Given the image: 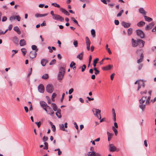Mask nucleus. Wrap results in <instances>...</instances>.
Listing matches in <instances>:
<instances>
[{
  "mask_svg": "<svg viewBox=\"0 0 156 156\" xmlns=\"http://www.w3.org/2000/svg\"><path fill=\"white\" fill-rule=\"evenodd\" d=\"M92 112L94 115L96 116L99 119H101V111L99 109L94 108L92 110Z\"/></svg>",
  "mask_w": 156,
  "mask_h": 156,
  "instance_id": "nucleus-1",
  "label": "nucleus"
},
{
  "mask_svg": "<svg viewBox=\"0 0 156 156\" xmlns=\"http://www.w3.org/2000/svg\"><path fill=\"white\" fill-rule=\"evenodd\" d=\"M46 90L48 93H51L54 90V86L52 84H48L46 86Z\"/></svg>",
  "mask_w": 156,
  "mask_h": 156,
  "instance_id": "nucleus-2",
  "label": "nucleus"
},
{
  "mask_svg": "<svg viewBox=\"0 0 156 156\" xmlns=\"http://www.w3.org/2000/svg\"><path fill=\"white\" fill-rule=\"evenodd\" d=\"M138 83V87L137 88V90H138L140 89L142 86L144 88L145 87V85L144 83V81L143 80H136L134 83L135 84Z\"/></svg>",
  "mask_w": 156,
  "mask_h": 156,
  "instance_id": "nucleus-3",
  "label": "nucleus"
},
{
  "mask_svg": "<svg viewBox=\"0 0 156 156\" xmlns=\"http://www.w3.org/2000/svg\"><path fill=\"white\" fill-rule=\"evenodd\" d=\"M52 18L55 20L59 21L61 22H63L64 21V18L60 16L55 14L53 17Z\"/></svg>",
  "mask_w": 156,
  "mask_h": 156,
  "instance_id": "nucleus-4",
  "label": "nucleus"
},
{
  "mask_svg": "<svg viewBox=\"0 0 156 156\" xmlns=\"http://www.w3.org/2000/svg\"><path fill=\"white\" fill-rule=\"evenodd\" d=\"M137 35L141 38H144L145 36L144 33L143 31L140 30H137L136 31Z\"/></svg>",
  "mask_w": 156,
  "mask_h": 156,
  "instance_id": "nucleus-5",
  "label": "nucleus"
},
{
  "mask_svg": "<svg viewBox=\"0 0 156 156\" xmlns=\"http://www.w3.org/2000/svg\"><path fill=\"white\" fill-rule=\"evenodd\" d=\"M85 40L87 45V49L88 51H89L90 49V42L89 38L87 37H86Z\"/></svg>",
  "mask_w": 156,
  "mask_h": 156,
  "instance_id": "nucleus-6",
  "label": "nucleus"
},
{
  "mask_svg": "<svg viewBox=\"0 0 156 156\" xmlns=\"http://www.w3.org/2000/svg\"><path fill=\"white\" fill-rule=\"evenodd\" d=\"M46 112L47 113L50 115L54 114V112L52 109V108H43Z\"/></svg>",
  "mask_w": 156,
  "mask_h": 156,
  "instance_id": "nucleus-7",
  "label": "nucleus"
},
{
  "mask_svg": "<svg viewBox=\"0 0 156 156\" xmlns=\"http://www.w3.org/2000/svg\"><path fill=\"white\" fill-rule=\"evenodd\" d=\"M138 39L135 40L132 38L131 40L132 46L133 47H136L138 45Z\"/></svg>",
  "mask_w": 156,
  "mask_h": 156,
  "instance_id": "nucleus-8",
  "label": "nucleus"
},
{
  "mask_svg": "<svg viewBox=\"0 0 156 156\" xmlns=\"http://www.w3.org/2000/svg\"><path fill=\"white\" fill-rule=\"evenodd\" d=\"M38 91L41 93H43L44 91V88L42 84H40L38 87Z\"/></svg>",
  "mask_w": 156,
  "mask_h": 156,
  "instance_id": "nucleus-9",
  "label": "nucleus"
},
{
  "mask_svg": "<svg viewBox=\"0 0 156 156\" xmlns=\"http://www.w3.org/2000/svg\"><path fill=\"white\" fill-rule=\"evenodd\" d=\"M155 23L154 22H152L147 25L145 27L146 30H148L151 29L154 25Z\"/></svg>",
  "mask_w": 156,
  "mask_h": 156,
  "instance_id": "nucleus-10",
  "label": "nucleus"
},
{
  "mask_svg": "<svg viewBox=\"0 0 156 156\" xmlns=\"http://www.w3.org/2000/svg\"><path fill=\"white\" fill-rule=\"evenodd\" d=\"M122 26H123L125 28H127L129 27L131 25V23H126L124 21H122L121 23Z\"/></svg>",
  "mask_w": 156,
  "mask_h": 156,
  "instance_id": "nucleus-11",
  "label": "nucleus"
},
{
  "mask_svg": "<svg viewBox=\"0 0 156 156\" xmlns=\"http://www.w3.org/2000/svg\"><path fill=\"white\" fill-rule=\"evenodd\" d=\"M138 45L140 48H141L144 47L145 44V41L141 39H138Z\"/></svg>",
  "mask_w": 156,
  "mask_h": 156,
  "instance_id": "nucleus-12",
  "label": "nucleus"
},
{
  "mask_svg": "<svg viewBox=\"0 0 156 156\" xmlns=\"http://www.w3.org/2000/svg\"><path fill=\"white\" fill-rule=\"evenodd\" d=\"M37 53L36 51H31L30 52V57L31 58H33L36 57Z\"/></svg>",
  "mask_w": 156,
  "mask_h": 156,
  "instance_id": "nucleus-13",
  "label": "nucleus"
},
{
  "mask_svg": "<svg viewBox=\"0 0 156 156\" xmlns=\"http://www.w3.org/2000/svg\"><path fill=\"white\" fill-rule=\"evenodd\" d=\"M40 104L41 107H50L49 106L47 105V103L44 101H40Z\"/></svg>",
  "mask_w": 156,
  "mask_h": 156,
  "instance_id": "nucleus-14",
  "label": "nucleus"
},
{
  "mask_svg": "<svg viewBox=\"0 0 156 156\" xmlns=\"http://www.w3.org/2000/svg\"><path fill=\"white\" fill-rule=\"evenodd\" d=\"M60 10L65 15L69 16V15L70 14L67 10H66L65 9L61 8L60 9Z\"/></svg>",
  "mask_w": 156,
  "mask_h": 156,
  "instance_id": "nucleus-15",
  "label": "nucleus"
},
{
  "mask_svg": "<svg viewBox=\"0 0 156 156\" xmlns=\"http://www.w3.org/2000/svg\"><path fill=\"white\" fill-rule=\"evenodd\" d=\"M113 67L112 65H109L105 67H102V69L104 70H108L110 69Z\"/></svg>",
  "mask_w": 156,
  "mask_h": 156,
  "instance_id": "nucleus-16",
  "label": "nucleus"
},
{
  "mask_svg": "<svg viewBox=\"0 0 156 156\" xmlns=\"http://www.w3.org/2000/svg\"><path fill=\"white\" fill-rule=\"evenodd\" d=\"M109 147H110V151H111L113 152L116 151V148L115 146H113L112 144H110Z\"/></svg>",
  "mask_w": 156,
  "mask_h": 156,
  "instance_id": "nucleus-17",
  "label": "nucleus"
},
{
  "mask_svg": "<svg viewBox=\"0 0 156 156\" xmlns=\"http://www.w3.org/2000/svg\"><path fill=\"white\" fill-rule=\"evenodd\" d=\"M139 12L143 15H145L146 14V12L143 8H140L139 9Z\"/></svg>",
  "mask_w": 156,
  "mask_h": 156,
  "instance_id": "nucleus-18",
  "label": "nucleus"
},
{
  "mask_svg": "<svg viewBox=\"0 0 156 156\" xmlns=\"http://www.w3.org/2000/svg\"><path fill=\"white\" fill-rule=\"evenodd\" d=\"M83 52H82L80 54H78L76 56V58L80 59V60H81L83 59Z\"/></svg>",
  "mask_w": 156,
  "mask_h": 156,
  "instance_id": "nucleus-19",
  "label": "nucleus"
},
{
  "mask_svg": "<svg viewBox=\"0 0 156 156\" xmlns=\"http://www.w3.org/2000/svg\"><path fill=\"white\" fill-rule=\"evenodd\" d=\"M150 103V101L146 99V101L145 104H142L140 105V107H145L146 105H149Z\"/></svg>",
  "mask_w": 156,
  "mask_h": 156,
  "instance_id": "nucleus-20",
  "label": "nucleus"
},
{
  "mask_svg": "<svg viewBox=\"0 0 156 156\" xmlns=\"http://www.w3.org/2000/svg\"><path fill=\"white\" fill-rule=\"evenodd\" d=\"M147 98V97H143L141 98L139 100L140 103L141 104H143L146 100Z\"/></svg>",
  "mask_w": 156,
  "mask_h": 156,
  "instance_id": "nucleus-21",
  "label": "nucleus"
},
{
  "mask_svg": "<svg viewBox=\"0 0 156 156\" xmlns=\"http://www.w3.org/2000/svg\"><path fill=\"white\" fill-rule=\"evenodd\" d=\"M12 41L16 44H18L19 41L18 38L16 36H15L12 38Z\"/></svg>",
  "mask_w": 156,
  "mask_h": 156,
  "instance_id": "nucleus-22",
  "label": "nucleus"
},
{
  "mask_svg": "<svg viewBox=\"0 0 156 156\" xmlns=\"http://www.w3.org/2000/svg\"><path fill=\"white\" fill-rule=\"evenodd\" d=\"M20 46H23L26 45V43L24 39H21L20 40Z\"/></svg>",
  "mask_w": 156,
  "mask_h": 156,
  "instance_id": "nucleus-23",
  "label": "nucleus"
},
{
  "mask_svg": "<svg viewBox=\"0 0 156 156\" xmlns=\"http://www.w3.org/2000/svg\"><path fill=\"white\" fill-rule=\"evenodd\" d=\"M145 24V23L144 22L140 21L137 23V25L139 27H141L144 25Z\"/></svg>",
  "mask_w": 156,
  "mask_h": 156,
  "instance_id": "nucleus-24",
  "label": "nucleus"
},
{
  "mask_svg": "<svg viewBox=\"0 0 156 156\" xmlns=\"http://www.w3.org/2000/svg\"><path fill=\"white\" fill-rule=\"evenodd\" d=\"M55 114L59 118H60L61 117V110L58 109L57 112L55 113Z\"/></svg>",
  "mask_w": 156,
  "mask_h": 156,
  "instance_id": "nucleus-25",
  "label": "nucleus"
},
{
  "mask_svg": "<svg viewBox=\"0 0 156 156\" xmlns=\"http://www.w3.org/2000/svg\"><path fill=\"white\" fill-rule=\"evenodd\" d=\"M14 30L16 32L19 34H20L21 33V31L19 27L17 26L14 27L13 28Z\"/></svg>",
  "mask_w": 156,
  "mask_h": 156,
  "instance_id": "nucleus-26",
  "label": "nucleus"
},
{
  "mask_svg": "<svg viewBox=\"0 0 156 156\" xmlns=\"http://www.w3.org/2000/svg\"><path fill=\"white\" fill-rule=\"evenodd\" d=\"M47 14L46 13L43 14H35V16L37 18L40 17H42L43 16H46L47 15Z\"/></svg>",
  "mask_w": 156,
  "mask_h": 156,
  "instance_id": "nucleus-27",
  "label": "nucleus"
},
{
  "mask_svg": "<svg viewBox=\"0 0 156 156\" xmlns=\"http://www.w3.org/2000/svg\"><path fill=\"white\" fill-rule=\"evenodd\" d=\"M144 18L145 20L148 22H151L153 20L151 18L146 16H144Z\"/></svg>",
  "mask_w": 156,
  "mask_h": 156,
  "instance_id": "nucleus-28",
  "label": "nucleus"
},
{
  "mask_svg": "<svg viewBox=\"0 0 156 156\" xmlns=\"http://www.w3.org/2000/svg\"><path fill=\"white\" fill-rule=\"evenodd\" d=\"M64 75V74L59 73L58 76V80H61L62 79Z\"/></svg>",
  "mask_w": 156,
  "mask_h": 156,
  "instance_id": "nucleus-29",
  "label": "nucleus"
},
{
  "mask_svg": "<svg viewBox=\"0 0 156 156\" xmlns=\"http://www.w3.org/2000/svg\"><path fill=\"white\" fill-rule=\"evenodd\" d=\"M107 134L108 136V141H110L112 139L113 134L110 133H109L108 132H107Z\"/></svg>",
  "mask_w": 156,
  "mask_h": 156,
  "instance_id": "nucleus-30",
  "label": "nucleus"
},
{
  "mask_svg": "<svg viewBox=\"0 0 156 156\" xmlns=\"http://www.w3.org/2000/svg\"><path fill=\"white\" fill-rule=\"evenodd\" d=\"M47 61L45 59H43L41 61V64L43 66H44L47 63Z\"/></svg>",
  "mask_w": 156,
  "mask_h": 156,
  "instance_id": "nucleus-31",
  "label": "nucleus"
},
{
  "mask_svg": "<svg viewBox=\"0 0 156 156\" xmlns=\"http://www.w3.org/2000/svg\"><path fill=\"white\" fill-rule=\"evenodd\" d=\"M112 111L113 114V120L115 122L116 120V114L115 112V110L114 108L112 109Z\"/></svg>",
  "mask_w": 156,
  "mask_h": 156,
  "instance_id": "nucleus-32",
  "label": "nucleus"
},
{
  "mask_svg": "<svg viewBox=\"0 0 156 156\" xmlns=\"http://www.w3.org/2000/svg\"><path fill=\"white\" fill-rule=\"evenodd\" d=\"M59 129L63 131H67V130H66L64 128V125L63 124H59Z\"/></svg>",
  "mask_w": 156,
  "mask_h": 156,
  "instance_id": "nucleus-33",
  "label": "nucleus"
},
{
  "mask_svg": "<svg viewBox=\"0 0 156 156\" xmlns=\"http://www.w3.org/2000/svg\"><path fill=\"white\" fill-rule=\"evenodd\" d=\"M65 69L63 67H61L59 69V72L60 73H61L64 74L65 73Z\"/></svg>",
  "mask_w": 156,
  "mask_h": 156,
  "instance_id": "nucleus-34",
  "label": "nucleus"
},
{
  "mask_svg": "<svg viewBox=\"0 0 156 156\" xmlns=\"http://www.w3.org/2000/svg\"><path fill=\"white\" fill-rule=\"evenodd\" d=\"M50 124L51 126V128L52 129V130L53 132H55L56 130V128L55 126L53 125L52 123L51 122H50Z\"/></svg>",
  "mask_w": 156,
  "mask_h": 156,
  "instance_id": "nucleus-35",
  "label": "nucleus"
},
{
  "mask_svg": "<svg viewBox=\"0 0 156 156\" xmlns=\"http://www.w3.org/2000/svg\"><path fill=\"white\" fill-rule=\"evenodd\" d=\"M95 151H92L88 152L87 155L88 156H95Z\"/></svg>",
  "mask_w": 156,
  "mask_h": 156,
  "instance_id": "nucleus-36",
  "label": "nucleus"
},
{
  "mask_svg": "<svg viewBox=\"0 0 156 156\" xmlns=\"http://www.w3.org/2000/svg\"><path fill=\"white\" fill-rule=\"evenodd\" d=\"M128 34L129 36L133 32V29L132 28H129L128 30Z\"/></svg>",
  "mask_w": 156,
  "mask_h": 156,
  "instance_id": "nucleus-37",
  "label": "nucleus"
},
{
  "mask_svg": "<svg viewBox=\"0 0 156 156\" xmlns=\"http://www.w3.org/2000/svg\"><path fill=\"white\" fill-rule=\"evenodd\" d=\"M99 60V59L98 58H95L94 61H93V66L94 67L96 66V64L98 62V61Z\"/></svg>",
  "mask_w": 156,
  "mask_h": 156,
  "instance_id": "nucleus-38",
  "label": "nucleus"
},
{
  "mask_svg": "<svg viewBox=\"0 0 156 156\" xmlns=\"http://www.w3.org/2000/svg\"><path fill=\"white\" fill-rule=\"evenodd\" d=\"M31 48L33 50H35V51L37 52L38 51V49L37 48V47L35 45H32L31 46Z\"/></svg>",
  "mask_w": 156,
  "mask_h": 156,
  "instance_id": "nucleus-39",
  "label": "nucleus"
},
{
  "mask_svg": "<svg viewBox=\"0 0 156 156\" xmlns=\"http://www.w3.org/2000/svg\"><path fill=\"white\" fill-rule=\"evenodd\" d=\"M48 75L47 74H44L42 76V78L46 80L48 78Z\"/></svg>",
  "mask_w": 156,
  "mask_h": 156,
  "instance_id": "nucleus-40",
  "label": "nucleus"
},
{
  "mask_svg": "<svg viewBox=\"0 0 156 156\" xmlns=\"http://www.w3.org/2000/svg\"><path fill=\"white\" fill-rule=\"evenodd\" d=\"M124 12V10L123 9H122L121 11H119V12L117 14V16L120 17L121 16L122 14Z\"/></svg>",
  "mask_w": 156,
  "mask_h": 156,
  "instance_id": "nucleus-41",
  "label": "nucleus"
},
{
  "mask_svg": "<svg viewBox=\"0 0 156 156\" xmlns=\"http://www.w3.org/2000/svg\"><path fill=\"white\" fill-rule=\"evenodd\" d=\"M21 51L23 53V55H25L27 52V50L25 48H23L21 49Z\"/></svg>",
  "mask_w": 156,
  "mask_h": 156,
  "instance_id": "nucleus-42",
  "label": "nucleus"
},
{
  "mask_svg": "<svg viewBox=\"0 0 156 156\" xmlns=\"http://www.w3.org/2000/svg\"><path fill=\"white\" fill-rule=\"evenodd\" d=\"M71 19L75 23H76L78 26H80L78 24V23L77 21L75 20L74 18L72 17L71 18Z\"/></svg>",
  "mask_w": 156,
  "mask_h": 156,
  "instance_id": "nucleus-43",
  "label": "nucleus"
},
{
  "mask_svg": "<svg viewBox=\"0 0 156 156\" xmlns=\"http://www.w3.org/2000/svg\"><path fill=\"white\" fill-rule=\"evenodd\" d=\"M56 95L57 94L55 93H53L51 96V99L53 101H54V98L56 96Z\"/></svg>",
  "mask_w": 156,
  "mask_h": 156,
  "instance_id": "nucleus-44",
  "label": "nucleus"
},
{
  "mask_svg": "<svg viewBox=\"0 0 156 156\" xmlns=\"http://www.w3.org/2000/svg\"><path fill=\"white\" fill-rule=\"evenodd\" d=\"M56 62V60L55 59H53L49 63V65H52L54 64H55Z\"/></svg>",
  "mask_w": 156,
  "mask_h": 156,
  "instance_id": "nucleus-45",
  "label": "nucleus"
},
{
  "mask_svg": "<svg viewBox=\"0 0 156 156\" xmlns=\"http://www.w3.org/2000/svg\"><path fill=\"white\" fill-rule=\"evenodd\" d=\"M94 69L95 71V72L94 73V74L95 75H97L99 73V72H100L99 71V70H98V69H96V68L94 67Z\"/></svg>",
  "mask_w": 156,
  "mask_h": 156,
  "instance_id": "nucleus-46",
  "label": "nucleus"
},
{
  "mask_svg": "<svg viewBox=\"0 0 156 156\" xmlns=\"http://www.w3.org/2000/svg\"><path fill=\"white\" fill-rule=\"evenodd\" d=\"M15 20L16 19L18 21H20V20L21 17L19 15L16 16H15Z\"/></svg>",
  "mask_w": 156,
  "mask_h": 156,
  "instance_id": "nucleus-47",
  "label": "nucleus"
},
{
  "mask_svg": "<svg viewBox=\"0 0 156 156\" xmlns=\"http://www.w3.org/2000/svg\"><path fill=\"white\" fill-rule=\"evenodd\" d=\"M52 5H54L55 7H57V8H59L60 7V5L57 4V3H52L51 4Z\"/></svg>",
  "mask_w": 156,
  "mask_h": 156,
  "instance_id": "nucleus-48",
  "label": "nucleus"
},
{
  "mask_svg": "<svg viewBox=\"0 0 156 156\" xmlns=\"http://www.w3.org/2000/svg\"><path fill=\"white\" fill-rule=\"evenodd\" d=\"M91 34L92 35L93 37H94L95 36V30L93 29H92L91 30Z\"/></svg>",
  "mask_w": 156,
  "mask_h": 156,
  "instance_id": "nucleus-49",
  "label": "nucleus"
},
{
  "mask_svg": "<svg viewBox=\"0 0 156 156\" xmlns=\"http://www.w3.org/2000/svg\"><path fill=\"white\" fill-rule=\"evenodd\" d=\"M112 129L115 133V135L116 136L118 133V131L117 129L115 128L114 126H113Z\"/></svg>",
  "mask_w": 156,
  "mask_h": 156,
  "instance_id": "nucleus-50",
  "label": "nucleus"
},
{
  "mask_svg": "<svg viewBox=\"0 0 156 156\" xmlns=\"http://www.w3.org/2000/svg\"><path fill=\"white\" fill-rule=\"evenodd\" d=\"M73 44L75 47L78 46V42L77 41H74L73 42Z\"/></svg>",
  "mask_w": 156,
  "mask_h": 156,
  "instance_id": "nucleus-51",
  "label": "nucleus"
},
{
  "mask_svg": "<svg viewBox=\"0 0 156 156\" xmlns=\"http://www.w3.org/2000/svg\"><path fill=\"white\" fill-rule=\"evenodd\" d=\"M75 63L73 61L71 63L70 65V67L71 68L73 67V66H75Z\"/></svg>",
  "mask_w": 156,
  "mask_h": 156,
  "instance_id": "nucleus-52",
  "label": "nucleus"
},
{
  "mask_svg": "<svg viewBox=\"0 0 156 156\" xmlns=\"http://www.w3.org/2000/svg\"><path fill=\"white\" fill-rule=\"evenodd\" d=\"M35 123L37 124L38 128H39L40 127L41 125V122H36Z\"/></svg>",
  "mask_w": 156,
  "mask_h": 156,
  "instance_id": "nucleus-53",
  "label": "nucleus"
},
{
  "mask_svg": "<svg viewBox=\"0 0 156 156\" xmlns=\"http://www.w3.org/2000/svg\"><path fill=\"white\" fill-rule=\"evenodd\" d=\"M73 91L74 90L73 88H72L70 89V90H69V94H71L73 92Z\"/></svg>",
  "mask_w": 156,
  "mask_h": 156,
  "instance_id": "nucleus-54",
  "label": "nucleus"
},
{
  "mask_svg": "<svg viewBox=\"0 0 156 156\" xmlns=\"http://www.w3.org/2000/svg\"><path fill=\"white\" fill-rule=\"evenodd\" d=\"M48 137H45V136H44L43 138V140L44 142L48 140Z\"/></svg>",
  "mask_w": 156,
  "mask_h": 156,
  "instance_id": "nucleus-55",
  "label": "nucleus"
},
{
  "mask_svg": "<svg viewBox=\"0 0 156 156\" xmlns=\"http://www.w3.org/2000/svg\"><path fill=\"white\" fill-rule=\"evenodd\" d=\"M115 23V24L116 25H118L119 24V22L118 20H115L114 21Z\"/></svg>",
  "mask_w": 156,
  "mask_h": 156,
  "instance_id": "nucleus-56",
  "label": "nucleus"
},
{
  "mask_svg": "<svg viewBox=\"0 0 156 156\" xmlns=\"http://www.w3.org/2000/svg\"><path fill=\"white\" fill-rule=\"evenodd\" d=\"M46 25L45 21H44L41 24V27L46 26Z\"/></svg>",
  "mask_w": 156,
  "mask_h": 156,
  "instance_id": "nucleus-57",
  "label": "nucleus"
},
{
  "mask_svg": "<svg viewBox=\"0 0 156 156\" xmlns=\"http://www.w3.org/2000/svg\"><path fill=\"white\" fill-rule=\"evenodd\" d=\"M9 20L10 21H12L13 20H15V16H11L10 17V18H9Z\"/></svg>",
  "mask_w": 156,
  "mask_h": 156,
  "instance_id": "nucleus-58",
  "label": "nucleus"
},
{
  "mask_svg": "<svg viewBox=\"0 0 156 156\" xmlns=\"http://www.w3.org/2000/svg\"><path fill=\"white\" fill-rule=\"evenodd\" d=\"M7 19L6 17L4 16L3 17L2 19V21L5 22V21Z\"/></svg>",
  "mask_w": 156,
  "mask_h": 156,
  "instance_id": "nucleus-59",
  "label": "nucleus"
},
{
  "mask_svg": "<svg viewBox=\"0 0 156 156\" xmlns=\"http://www.w3.org/2000/svg\"><path fill=\"white\" fill-rule=\"evenodd\" d=\"M143 59L140 58L137 61V63H140L142 62L143 61Z\"/></svg>",
  "mask_w": 156,
  "mask_h": 156,
  "instance_id": "nucleus-60",
  "label": "nucleus"
},
{
  "mask_svg": "<svg viewBox=\"0 0 156 156\" xmlns=\"http://www.w3.org/2000/svg\"><path fill=\"white\" fill-rule=\"evenodd\" d=\"M58 155H60L62 153V152L60 151L59 148L58 149Z\"/></svg>",
  "mask_w": 156,
  "mask_h": 156,
  "instance_id": "nucleus-61",
  "label": "nucleus"
},
{
  "mask_svg": "<svg viewBox=\"0 0 156 156\" xmlns=\"http://www.w3.org/2000/svg\"><path fill=\"white\" fill-rule=\"evenodd\" d=\"M74 124L75 126V127L76 128V129L78 130V126H77L76 123V122H74Z\"/></svg>",
  "mask_w": 156,
  "mask_h": 156,
  "instance_id": "nucleus-62",
  "label": "nucleus"
},
{
  "mask_svg": "<svg viewBox=\"0 0 156 156\" xmlns=\"http://www.w3.org/2000/svg\"><path fill=\"white\" fill-rule=\"evenodd\" d=\"M12 27V24H10L9 25V27H8V30H11Z\"/></svg>",
  "mask_w": 156,
  "mask_h": 156,
  "instance_id": "nucleus-63",
  "label": "nucleus"
},
{
  "mask_svg": "<svg viewBox=\"0 0 156 156\" xmlns=\"http://www.w3.org/2000/svg\"><path fill=\"white\" fill-rule=\"evenodd\" d=\"M143 65L142 64H140L138 66V69L140 70L143 67Z\"/></svg>",
  "mask_w": 156,
  "mask_h": 156,
  "instance_id": "nucleus-64",
  "label": "nucleus"
}]
</instances>
